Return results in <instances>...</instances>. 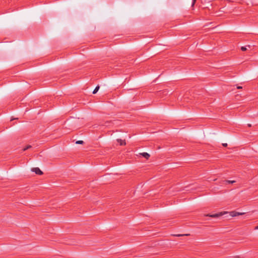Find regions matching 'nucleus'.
I'll list each match as a JSON object with an SVG mask.
<instances>
[{
  "label": "nucleus",
  "mask_w": 258,
  "mask_h": 258,
  "mask_svg": "<svg viewBox=\"0 0 258 258\" xmlns=\"http://www.w3.org/2000/svg\"><path fill=\"white\" fill-rule=\"evenodd\" d=\"M228 213H229L230 215L232 217H236L237 216H240V215H243L245 214V213H240V212H236L235 211H231L230 212H220V213H218L217 214H208L206 216L212 217V218H218L220 216H223L225 214H227Z\"/></svg>",
  "instance_id": "obj_1"
},
{
  "label": "nucleus",
  "mask_w": 258,
  "mask_h": 258,
  "mask_svg": "<svg viewBox=\"0 0 258 258\" xmlns=\"http://www.w3.org/2000/svg\"><path fill=\"white\" fill-rule=\"evenodd\" d=\"M31 170L38 175H42L43 174L42 171L38 167L33 168Z\"/></svg>",
  "instance_id": "obj_2"
},
{
  "label": "nucleus",
  "mask_w": 258,
  "mask_h": 258,
  "mask_svg": "<svg viewBox=\"0 0 258 258\" xmlns=\"http://www.w3.org/2000/svg\"><path fill=\"white\" fill-rule=\"evenodd\" d=\"M140 155L147 159H148L150 156V155L148 153L146 152L141 153H140Z\"/></svg>",
  "instance_id": "obj_3"
},
{
  "label": "nucleus",
  "mask_w": 258,
  "mask_h": 258,
  "mask_svg": "<svg viewBox=\"0 0 258 258\" xmlns=\"http://www.w3.org/2000/svg\"><path fill=\"white\" fill-rule=\"evenodd\" d=\"M117 142L119 143L120 145H125L126 143L124 140H122L121 139H117Z\"/></svg>",
  "instance_id": "obj_4"
},
{
  "label": "nucleus",
  "mask_w": 258,
  "mask_h": 258,
  "mask_svg": "<svg viewBox=\"0 0 258 258\" xmlns=\"http://www.w3.org/2000/svg\"><path fill=\"white\" fill-rule=\"evenodd\" d=\"M99 89V86L98 85L96 87V88L93 91V94L96 93L97 92V91H98Z\"/></svg>",
  "instance_id": "obj_5"
},
{
  "label": "nucleus",
  "mask_w": 258,
  "mask_h": 258,
  "mask_svg": "<svg viewBox=\"0 0 258 258\" xmlns=\"http://www.w3.org/2000/svg\"><path fill=\"white\" fill-rule=\"evenodd\" d=\"M31 148V145H28L26 147H25L24 149H23V151H26L30 148Z\"/></svg>",
  "instance_id": "obj_6"
},
{
  "label": "nucleus",
  "mask_w": 258,
  "mask_h": 258,
  "mask_svg": "<svg viewBox=\"0 0 258 258\" xmlns=\"http://www.w3.org/2000/svg\"><path fill=\"white\" fill-rule=\"evenodd\" d=\"M225 181L227 183H233L235 182V180H225Z\"/></svg>",
  "instance_id": "obj_7"
},
{
  "label": "nucleus",
  "mask_w": 258,
  "mask_h": 258,
  "mask_svg": "<svg viewBox=\"0 0 258 258\" xmlns=\"http://www.w3.org/2000/svg\"><path fill=\"white\" fill-rule=\"evenodd\" d=\"M76 143L77 144H83L84 143V142L83 141L80 140L77 141Z\"/></svg>",
  "instance_id": "obj_8"
},
{
  "label": "nucleus",
  "mask_w": 258,
  "mask_h": 258,
  "mask_svg": "<svg viewBox=\"0 0 258 258\" xmlns=\"http://www.w3.org/2000/svg\"><path fill=\"white\" fill-rule=\"evenodd\" d=\"M246 49H246V47L245 46H242V47H241V50L242 51H245Z\"/></svg>",
  "instance_id": "obj_9"
},
{
  "label": "nucleus",
  "mask_w": 258,
  "mask_h": 258,
  "mask_svg": "<svg viewBox=\"0 0 258 258\" xmlns=\"http://www.w3.org/2000/svg\"><path fill=\"white\" fill-rule=\"evenodd\" d=\"M196 2V0H192V4H191V7H194L195 4V3Z\"/></svg>",
  "instance_id": "obj_10"
},
{
  "label": "nucleus",
  "mask_w": 258,
  "mask_h": 258,
  "mask_svg": "<svg viewBox=\"0 0 258 258\" xmlns=\"http://www.w3.org/2000/svg\"><path fill=\"white\" fill-rule=\"evenodd\" d=\"M184 235L188 236V235H189V234H184ZM176 236H183V235L178 234V235H176Z\"/></svg>",
  "instance_id": "obj_11"
},
{
  "label": "nucleus",
  "mask_w": 258,
  "mask_h": 258,
  "mask_svg": "<svg viewBox=\"0 0 258 258\" xmlns=\"http://www.w3.org/2000/svg\"><path fill=\"white\" fill-rule=\"evenodd\" d=\"M222 145L224 146V147H226L227 146V143H224L222 144Z\"/></svg>",
  "instance_id": "obj_12"
},
{
  "label": "nucleus",
  "mask_w": 258,
  "mask_h": 258,
  "mask_svg": "<svg viewBox=\"0 0 258 258\" xmlns=\"http://www.w3.org/2000/svg\"><path fill=\"white\" fill-rule=\"evenodd\" d=\"M237 88L238 89H242V87L241 86H237Z\"/></svg>",
  "instance_id": "obj_13"
},
{
  "label": "nucleus",
  "mask_w": 258,
  "mask_h": 258,
  "mask_svg": "<svg viewBox=\"0 0 258 258\" xmlns=\"http://www.w3.org/2000/svg\"><path fill=\"white\" fill-rule=\"evenodd\" d=\"M233 258H240L239 256H235Z\"/></svg>",
  "instance_id": "obj_14"
},
{
  "label": "nucleus",
  "mask_w": 258,
  "mask_h": 258,
  "mask_svg": "<svg viewBox=\"0 0 258 258\" xmlns=\"http://www.w3.org/2000/svg\"><path fill=\"white\" fill-rule=\"evenodd\" d=\"M247 125H248V127H251V124H248Z\"/></svg>",
  "instance_id": "obj_15"
},
{
  "label": "nucleus",
  "mask_w": 258,
  "mask_h": 258,
  "mask_svg": "<svg viewBox=\"0 0 258 258\" xmlns=\"http://www.w3.org/2000/svg\"><path fill=\"white\" fill-rule=\"evenodd\" d=\"M254 229H255V230L258 229V226H256L255 227Z\"/></svg>",
  "instance_id": "obj_16"
}]
</instances>
